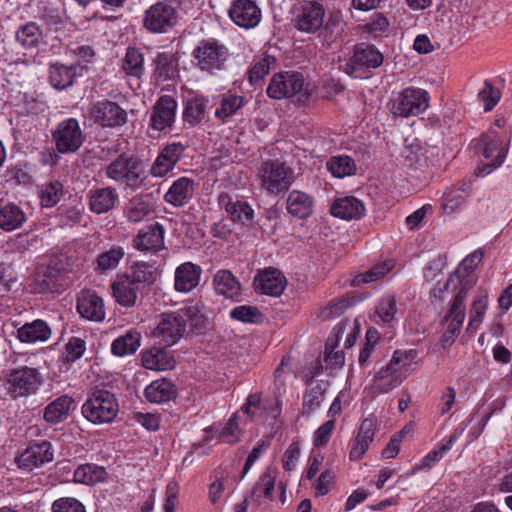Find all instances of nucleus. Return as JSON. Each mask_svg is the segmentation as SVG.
<instances>
[{"label": "nucleus", "instance_id": "1", "mask_svg": "<svg viewBox=\"0 0 512 512\" xmlns=\"http://www.w3.org/2000/svg\"><path fill=\"white\" fill-rule=\"evenodd\" d=\"M81 412L93 424L111 423L119 412V404L114 393L97 389L85 400Z\"/></svg>", "mask_w": 512, "mask_h": 512}, {"label": "nucleus", "instance_id": "2", "mask_svg": "<svg viewBox=\"0 0 512 512\" xmlns=\"http://www.w3.org/2000/svg\"><path fill=\"white\" fill-rule=\"evenodd\" d=\"M104 174L110 180L137 190L146 180L145 169L138 159L121 154L104 168Z\"/></svg>", "mask_w": 512, "mask_h": 512}, {"label": "nucleus", "instance_id": "3", "mask_svg": "<svg viewBox=\"0 0 512 512\" xmlns=\"http://www.w3.org/2000/svg\"><path fill=\"white\" fill-rule=\"evenodd\" d=\"M72 257L58 255L41 266L34 277V290L38 293L55 292L63 287L65 274L71 270Z\"/></svg>", "mask_w": 512, "mask_h": 512}, {"label": "nucleus", "instance_id": "4", "mask_svg": "<svg viewBox=\"0 0 512 512\" xmlns=\"http://www.w3.org/2000/svg\"><path fill=\"white\" fill-rule=\"evenodd\" d=\"M192 55L196 66L209 74L223 71L230 56L229 49L215 38L201 40Z\"/></svg>", "mask_w": 512, "mask_h": 512}, {"label": "nucleus", "instance_id": "5", "mask_svg": "<svg viewBox=\"0 0 512 512\" xmlns=\"http://www.w3.org/2000/svg\"><path fill=\"white\" fill-rule=\"evenodd\" d=\"M41 383L42 378L38 369L29 366L10 369L5 377L7 391L15 399L35 394Z\"/></svg>", "mask_w": 512, "mask_h": 512}, {"label": "nucleus", "instance_id": "6", "mask_svg": "<svg viewBox=\"0 0 512 512\" xmlns=\"http://www.w3.org/2000/svg\"><path fill=\"white\" fill-rule=\"evenodd\" d=\"M429 100L430 96L426 90L408 87L391 101V112L404 118L418 116L427 110Z\"/></svg>", "mask_w": 512, "mask_h": 512}, {"label": "nucleus", "instance_id": "7", "mask_svg": "<svg viewBox=\"0 0 512 512\" xmlns=\"http://www.w3.org/2000/svg\"><path fill=\"white\" fill-rule=\"evenodd\" d=\"M52 139L57 152L69 154L77 152L85 141V134L75 118L65 119L52 131Z\"/></svg>", "mask_w": 512, "mask_h": 512}, {"label": "nucleus", "instance_id": "8", "mask_svg": "<svg viewBox=\"0 0 512 512\" xmlns=\"http://www.w3.org/2000/svg\"><path fill=\"white\" fill-rule=\"evenodd\" d=\"M259 176L262 186L270 194L286 191L294 182L293 171L279 161L264 162Z\"/></svg>", "mask_w": 512, "mask_h": 512}, {"label": "nucleus", "instance_id": "9", "mask_svg": "<svg viewBox=\"0 0 512 512\" xmlns=\"http://www.w3.org/2000/svg\"><path fill=\"white\" fill-rule=\"evenodd\" d=\"M475 149L487 161L482 167H478V175L480 176H486L495 168L501 166L507 154L503 139L493 133L483 135L477 141Z\"/></svg>", "mask_w": 512, "mask_h": 512}, {"label": "nucleus", "instance_id": "10", "mask_svg": "<svg viewBox=\"0 0 512 512\" xmlns=\"http://www.w3.org/2000/svg\"><path fill=\"white\" fill-rule=\"evenodd\" d=\"M383 60V54L374 45L359 44L355 46L353 55L343 66V70L353 78H361L362 69L378 68Z\"/></svg>", "mask_w": 512, "mask_h": 512}, {"label": "nucleus", "instance_id": "11", "mask_svg": "<svg viewBox=\"0 0 512 512\" xmlns=\"http://www.w3.org/2000/svg\"><path fill=\"white\" fill-rule=\"evenodd\" d=\"M178 21L177 8L169 2H156L144 15V27L153 33H165Z\"/></svg>", "mask_w": 512, "mask_h": 512}, {"label": "nucleus", "instance_id": "12", "mask_svg": "<svg viewBox=\"0 0 512 512\" xmlns=\"http://www.w3.org/2000/svg\"><path fill=\"white\" fill-rule=\"evenodd\" d=\"M305 84L302 73L296 71H284L275 74L268 87L267 94L273 99L290 98L299 94Z\"/></svg>", "mask_w": 512, "mask_h": 512}, {"label": "nucleus", "instance_id": "13", "mask_svg": "<svg viewBox=\"0 0 512 512\" xmlns=\"http://www.w3.org/2000/svg\"><path fill=\"white\" fill-rule=\"evenodd\" d=\"M185 315L180 312L162 314L153 335L171 346L178 342L185 331Z\"/></svg>", "mask_w": 512, "mask_h": 512}, {"label": "nucleus", "instance_id": "14", "mask_svg": "<svg viewBox=\"0 0 512 512\" xmlns=\"http://www.w3.org/2000/svg\"><path fill=\"white\" fill-rule=\"evenodd\" d=\"M177 106V102L172 96L159 97L151 111L150 128L159 132L171 129L176 120Z\"/></svg>", "mask_w": 512, "mask_h": 512}, {"label": "nucleus", "instance_id": "15", "mask_svg": "<svg viewBox=\"0 0 512 512\" xmlns=\"http://www.w3.org/2000/svg\"><path fill=\"white\" fill-rule=\"evenodd\" d=\"M54 453L50 442L43 440L30 444L16 458V462L20 469L28 471L40 467L45 463L53 461Z\"/></svg>", "mask_w": 512, "mask_h": 512}, {"label": "nucleus", "instance_id": "16", "mask_svg": "<svg viewBox=\"0 0 512 512\" xmlns=\"http://www.w3.org/2000/svg\"><path fill=\"white\" fill-rule=\"evenodd\" d=\"M186 146L181 142L165 145L153 162L150 173L153 177L162 178L172 172L184 155Z\"/></svg>", "mask_w": 512, "mask_h": 512}, {"label": "nucleus", "instance_id": "17", "mask_svg": "<svg viewBox=\"0 0 512 512\" xmlns=\"http://www.w3.org/2000/svg\"><path fill=\"white\" fill-rule=\"evenodd\" d=\"M91 117L103 127L122 126L127 122V113L117 103L102 100L90 108Z\"/></svg>", "mask_w": 512, "mask_h": 512}, {"label": "nucleus", "instance_id": "18", "mask_svg": "<svg viewBox=\"0 0 512 512\" xmlns=\"http://www.w3.org/2000/svg\"><path fill=\"white\" fill-rule=\"evenodd\" d=\"M287 281L282 272L274 267L259 271L254 278L256 291L270 296H280L286 287Z\"/></svg>", "mask_w": 512, "mask_h": 512}, {"label": "nucleus", "instance_id": "19", "mask_svg": "<svg viewBox=\"0 0 512 512\" xmlns=\"http://www.w3.org/2000/svg\"><path fill=\"white\" fill-rule=\"evenodd\" d=\"M218 203L233 222H239L243 225H250L252 223L254 211L246 201L238 199L237 196L233 197L228 193L222 192L218 196Z\"/></svg>", "mask_w": 512, "mask_h": 512}, {"label": "nucleus", "instance_id": "20", "mask_svg": "<svg viewBox=\"0 0 512 512\" xmlns=\"http://www.w3.org/2000/svg\"><path fill=\"white\" fill-rule=\"evenodd\" d=\"M77 311L81 317L94 322H102L106 314L103 299L93 290H83L79 293Z\"/></svg>", "mask_w": 512, "mask_h": 512}, {"label": "nucleus", "instance_id": "21", "mask_svg": "<svg viewBox=\"0 0 512 512\" xmlns=\"http://www.w3.org/2000/svg\"><path fill=\"white\" fill-rule=\"evenodd\" d=\"M164 227L158 223H151L138 231L133 240L137 250L145 252H157L164 248Z\"/></svg>", "mask_w": 512, "mask_h": 512}, {"label": "nucleus", "instance_id": "22", "mask_svg": "<svg viewBox=\"0 0 512 512\" xmlns=\"http://www.w3.org/2000/svg\"><path fill=\"white\" fill-rule=\"evenodd\" d=\"M87 198L89 210L97 215L110 212L119 202V194L111 186L93 188L88 191Z\"/></svg>", "mask_w": 512, "mask_h": 512}, {"label": "nucleus", "instance_id": "23", "mask_svg": "<svg viewBox=\"0 0 512 512\" xmlns=\"http://www.w3.org/2000/svg\"><path fill=\"white\" fill-rule=\"evenodd\" d=\"M228 13L236 25L246 29L258 25L261 19V10L256 2H232Z\"/></svg>", "mask_w": 512, "mask_h": 512}, {"label": "nucleus", "instance_id": "24", "mask_svg": "<svg viewBox=\"0 0 512 512\" xmlns=\"http://www.w3.org/2000/svg\"><path fill=\"white\" fill-rule=\"evenodd\" d=\"M202 274V268L192 262H184L175 269L174 288L177 292L188 293L195 289Z\"/></svg>", "mask_w": 512, "mask_h": 512}, {"label": "nucleus", "instance_id": "25", "mask_svg": "<svg viewBox=\"0 0 512 512\" xmlns=\"http://www.w3.org/2000/svg\"><path fill=\"white\" fill-rule=\"evenodd\" d=\"M334 217L344 220H359L366 212L364 203L354 196L336 198L330 208Z\"/></svg>", "mask_w": 512, "mask_h": 512}, {"label": "nucleus", "instance_id": "26", "mask_svg": "<svg viewBox=\"0 0 512 512\" xmlns=\"http://www.w3.org/2000/svg\"><path fill=\"white\" fill-rule=\"evenodd\" d=\"M196 183L188 177H180L175 180L164 195L166 203L174 207L186 205L193 197Z\"/></svg>", "mask_w": 512, "mask_h": 512}, {"label": "nucleus", "instance_id": "27", "mask_svg": "<svg viewBox=\"0 0 512 512\" xmlns=\"http://www.w3.org/2000/svg\"><path fill=\"white\" fill-rule=\"evenodd\" d=\"M469 288L470 285H468L467 281L455 295L449 311L444 318L446 321H449L446 330L456 335L459 334L465 319V300L467 298Z\"/></svg>", "mask_w": 512, "mask_h": 512}, {"label": "nucleus", "instance_id": "28", "mask_svg": "<svg viewBox=\"0 0 512 512\" xmlns=\"http://www.w3.org/2000/svg\"><path fill=\"white\" fill-rule=\"evenodd\" d=\"M73 409L74 399L69 395H61L45 407L43 418L49 424H58L65 421Z\"/></svg>", "mask_w": 512, "mask_h": 512}, {"label": "nucleus", "instance_id": "29", "mask_svg": "<svg viewBox=\"0 0 512 512\" xmlns=\"http://www.w3.org/2000/svg\"><path fill=\"white\" fill-rule=\"evenodd\" d=\"M111 289L116 302L127 308L135 305L140 290L129 280V277L123 275L117 276L111 284Z\"/></svg>", "mask_w": 512, "mask_h": 512}, {"label": "nucleus", "instance_id": "30", "mask_svg": "<svg viewBox=\"0 0 512 512\" xmlns=\"http://www.w3.org/2000/svg\"><path fill=\"white\" fill-rule=\"evenodd\" d=\"M143 367L150 370L164 371L175 366L173 356L164 348L152 347L141 354Z\"/></svg>", "mask_w": 512, "mask_h": 512}, {"label": "nucleus", "instance_id": "31", "mask_svg": "<svg viewBox=\"0 0 512 512\" xmlns=\"http://www.w3.org/2000/svg\"><path fill=\"white\" fill-rule=\"evenodd\" d=\"M375 423L372 419H364L359 427L357 436L352 444L349 457L351 460H359L368 450L374 439Z\"/></svg>", "mask_w": 512, "mask_h": 512}, {"label": "nucleus", "instance_id": "32", "mask_svg": "<svg viewBox=\"0 0 512 512\" xmlns=\"http://www.w3.org/2000/svg\"><path fill=\"white\" fill-rule=\"evenodd\" d=\"M324 8L319 2H306L298 18V28L308 33L315 32L323 24Z\"/></svg>", "mask_w": 512, "mask_h": 512}, {"label": "nucleus", "instance_id": "33", "mask_svg": "<svg viewBox=\"0 0 512 512\" xmlns=\"http://www.w3.org/2000/svg\"><path fill=\"white\" fill-rule=\"evenodd\" d=\"M51 336L48 324L40 319L25 323L17 329V338L23 343H36L47 341Z\"/></svg>", "mask_w": 512, "mask_h": 512}, {"label": "nucleus", "instance_id": "34", "mask_svg": "<svg viewBox=\"0 0 512 512\" xmlns=\"http://www.w3.org/2000/svg\"><path fill=\"white\" fill-rule=\"evenodd\" d=\"M144 395L150 403L160 404L173 399L176 389L170 380L162 378L151 382L145 388Z\"/></svg>", "mask_w": 512, "mask_h": 512}, {"label": "nucleus", "instance_id": "35", "mask_svg": "<svg viewBox=\"0 0 512 512\" xmlns=\"http://www.w3.org/2000/svg\"><path fill=\"white\" fill-rule=\"evenodd\" d=\"M214 289L217 294L227 299H236L241 293V285L229 270H219L213 278Z\"/></svg>", "mask_w": 512, "mask_h": 512}, {"label": "nucleus", "instance_id": "36", "mask_svg": "<svg viewBox=\"0 0 512 512\" xmlns=\"http://www.w3.org/2000/svg\"><path fill=\"white\" fill-rule=\"evenodd\" d=\"M286 203L287 211L294 217L304 219L309 217L313 212V198L302 191H291Z\"/></svg>", "mask_w": 512, "mask_h": 512}, {"label": "nucleus", "instance_id": "37", "mask_svg": "<svg viewBox=\"0 0 512 512\" xmlns=\"http://www.w3.org/2000/svg\"><path fill=\"white\" fill-rule=\"evenodd\" d=\"M141 344V334L136 329H130L117 337L111 344V352L117 357L134 354Z\"/></svg>", "mask_w": 512, "mask_h": 512}, {"label": "nucleus", "instance_id": "38", "mask_svg": "<svg viewBox=\"0 0 512 512\" xmlns=\"http://www.w3.org/2000/svg\"><path fill=\"white\" fill-rule=\"evenodd\" d=\"M154 64V76L157 81L172 80L178 74V62L173 53H158L154 59Z\"/></svg>", "mask_w": 512, "mask_h": 512}, {"label": "nucleus", "instance_id": "39", "mask_svg": "<svg viewBox=\"0 0 512 512\" xmlns=\"http://www.w3.org/2000/svg\"><path fill=\"white\" fill-rule=\"evenodd\" d=\"M26 221L24 211L14 203L0 205V228L6 232L20 228Z\"/></svg>", "mask_w": 512, "mask_h": 512}, {"label": "nucleus", "instance_id": "40", "mask_svg": "<svg viewBox=\"0 0 512 512\" xmlns=\"http://www.w3.org/2000/svg\"><path fill=\"white\" fill-rule=\"evenodd\" d=\"M208 100L203 96H195L186 101L182 118L189 127H195L201 123L206 115Z\"/></svg>", "mask_w": 512, "mask_h": 512}, {"label": "nucleus", "instance_id": "41", "mask_svg": "<svg viewBox=\"0 0 512 512\" xmlns=\"http://www.w3.org/2000/svg\"><path fill=\"white\" fill-rule=\"evenodd\" d=\"M344 329L345 326L342 324L335 326L326 342L324 361L326 365L332 369L341 367L344 364L345 358L343 352L339 350L335 351L339 336L344 332Z\"/></svg>", "mask_w": 512, "mask_h": 512}, {"label": "nucleus", "instance_id": "42", "mask_svg": "<svg viewBox=\"0 0 512 512\" xmlns=\"http://www.w3.org/2000/svg\"><path fill=\"white\" fill-rule=\"evenodd\" d=\"M403 382L401 373L385 366L374 376L373 389L378 393H389Z\"/></svg>", "mask_w": 512, "mask_h": 512}, {"label": "nucleus", "instance_id": "43", "mask_svg": "<svg viewBox=\"0 0 512 512\" xmlns=\"http://www.w3.org/2000/svg\"><path fill=\"white\" fill-rule=\"evenodd\" d=\"M74 481L85 485H93L102 482L107 477V472L104 467L86 463L80 465L73 474Z\"/></svg>", "mask_w": 512, "mask_h": 512}, {"label": "nucleus", "instance_id": "44", "mask_svg": "<svg viewBox=\"0 0 512 512\" xmlns=\"http://www.w3.org/2000/svg\"><path fill=\"white\" fill-rule=\"evenodd\" d=\"M75 77L76 71L73 66H66L59 63H55L50 66V83L54 88L58 90H63L71 86Z\"/></svg>", "mask_w": 512, "mask_h": 512}, {"label": "nucleus", "instance_id": "45", "mask_svg": "<svg viewBox=\"0 0 512 512\" xmlns=\"http://www.w3.org/2000/svg\"><path fill=\"white\" fill-rule=\"evenodd\" d=\"M245 104V98L237 94H223L219 106L215 110V117L221 122L225 123L226 120L235 115L239 109Z\"/></svg>", "mask_w": 512, "mask_h": 512}, {"label": "nucleus", "instance_id": "46", "mask_svg": "<svg viewBox=\"0 0 512 512\" xmlns=\"http://www.w3.org/2000/svg\"><path fill=\"white\" fill-rule=\"evenodd\" d=\"M151 204L141 196L131 198L124 207V216L131 223H138L152 213Z\"/></svg>", "mask_w": 512, "mask_h": 512}, {"label": "nucleus", "instance_id": "47", "mask_svg": "<svg viewBox=\"0 0 512 512\" xmlns=\"http://www.w3.org/2000/svg\"><path fill=\"white\" fill-rule=\"evenodd\" d=\"M326 168L336 178L354 175L357 170L354 159L348 155L332 156L326 162Z\"/></svg>", "mask_w": 512, "mask_h": 512}, {"label": "nucleus", "instance_id": "48", "mask_svg": "<svg viewBox=\"0 0 512 512\" xmlns=\"http://www.w3.org/2000/svg\"><path fill=\"white\" fill-rule=\"evenodd\" d=\"M326 386L327 384L324 382H317L315 385H311L306 389L302 404L303 414L310 415L320 407L324 400Z\"/></svg>", "mask_w": 512, "mask_h": 512}, {"label": "nucleus", "instance_id": "49", "mask_svg": "<svg viewBox=\"0 0 512 512\" xmlns=\"http://www.w3.org/2000/svg\"><path fill=\"white\" fill-rule=\"evenodd\" d=\"M63 195L64 187L58 180L46 182L39 187L40 203L43 207L55 206Z\"/></svg>", "mask_w": 512, "mask_h": 512}, {"label": "nucleus", "instance_id": "50", "mask_svg": "<svg viewBox=\"0 0 512 512\" xmlns=\"http://www.w3.org/2000/svg\"><path fill=\"white\" fill-rule=\"evenodd\" d=\"M468 195L469 187L466 183L450 188L444 193L442 203L444 211L446 213H452L464 203Z\"/></svg>", "mask_w": 512, "mask_h": 512}, {"label": "nucleus", "instance_id": "51", "mask_svg": "<svg viewBox=\"0 0 512 512\" xmlns=\"http://www.w3.org/2000/svg\"><path fill=\"white\" fill-rule=\"evenodd\" d=\"M487 297L488 296L486 292L480 291L474 299L470 310L469 322L467 325L468 332L474 333L482 323L488 305Z\"/></svg>", "mask_w": 512, "mask_h": 512}, {"label": "nucleus", "instance_id": "52", "mask_svg": "<svg viewBox=\"0 0 512 512\" xmlns=\"http://www.w3.org/2000/svg\"><path fill=\"white\" fill-rule=\"evenodd\" d=\"M124 256V250L120 246H113L97 257L96 270L100 273L115 269Z\"/></svg>", "mask_w": 512, "mask_h": 512}, {"label": "nucleus", "instance_id": "53", "mask_svg": "<svg viewBox=\"0 0 512 512\" xmlns=\"http://www.w3.org/2000/svg\"><path fill=\"white\" fill-rule=\"evenodd\" d=\"M42 38L40 28L34 22L26 23L16 32V40L25 48H33Z\"/></svg>", "mask_w": 512, "mask_h": 512}, {"label": "nucleus", "instance_id": "54", "mask_svg": "<svg viewBox=\"0 0 512 512\" xmlns=\"http://www.w3.org/2000/svg\"><path fill=\"white\" fill-rule=\"evenodd\" d=\"M84 212V206L78 203L73 206L61 205L57 209V217L62 227H73L80 223Z\"/></svg>", "mask_w": 512, "mask_h": 512}, {"label": "nucleus", "instance_id": "55", "mask_svg": "<svg viewBox=\"0 0 512 512\" xmlns=\"http://www.w3.org/2000/svg\"><path fill=\"white\" fill-rule=\"evenodd\" d=\"M275 62V58L264 54L256 56L253 60V64L249 70V81L252 84H256L264 79L269 73L270 66Z\"/></svg>", "mask_w": 512, "mask_h": 512}, {"label": "nucleus", "instance_id": "56", "mask_svg": "<svg viewBox=\"0 0 512 512\" xmlns=\"http://www.w3.org/2000/svg\"><path fill=\"white\" fill-rule=\"evenodd\" d=\"M458 437L459 434L456 432L450 435L447 442L442 444L439 447V449L430 451L426 456L422 458L419 465L417 466V469L420 470L424 468H432L437 462H439L442 459L443 455L452 448L453 444L458 439Z\"/></svg>", "mask_w": 512, "mask_h": 512}, {"label": "nucleus", "instance_id": "57", "mask_svg": "<svg viewBox=\"0 0 512 512\" xmlns=\"http://www.w3.org/2000/svg\"><path fill=\"white\" fill-rule=\"evenodd\" d=\"M376 315L383 323H390L395 319L397 304L394 295L386 294L377 303Z\"/></svg>", "mask_w": 512, "mask_h": 512}, {"label": "nucleus", "instance_id": "58", "mask_svg": "<svg viewBox=\"0 0 512 512\" xmlns=\"http://www.w3.org/2000/svg\"><path fill=\"white\" fill-rule=\"evenodd\" d=\"M123 70L131 76L139 77L143 71V55L136 48H128L122 63Z\"/></svg>", "mask_w": 512, "mask_h": 512}, {"label": "nucleus", "instance_id": "59", "mask_svg": "<svg viewBox=\"0 0 512 512\" xmlns=\"http://www.w3.org/2000/svg\"><path fill=\"white\" fill-rule=\"evenodd\" d=\"M122 275L129 277V280L139 289L145 283L149 284L154 281V273L150 270V267L145 263H137L133 265L130 269V272Z\"/></svg>", "mask_w": 512, "mask_h": 512}, {"label": "nucleus", "instance_id": "60", "mask_svg": "<svg viewBox=\"0 0 512 512\" xmlns=\"http://www.w3.org/2000/svg\"><path fill=\"white\" fill-rule=\"evenodd\" d=\"M277 474L278 472L275 467H268L261 475L259 481L255 484L253 493H256L257 490L261 489L263 496L271 499L275 488Z\"/></svg>", "mask_w": 512, "mask_h": 512}, {"label": "nucleus", "instance_id": "61", "mask_svg": "<svg viewBox=\"0 0 512 512\" xmlns=\"http://www.w3.org/2000/svg\"><path fill=\"white\" fill-rule=\"evenodd\" d=\"M230 317L243 323H258L262 317V313L255 306L241 305L230 311Z\"/></svg>", "mask_w": 512, "mask_h": 512}, {"label": "nucleus", "instance_id": "62", "mask_svg": "<svg viewBox=\"0 0 512 512\" xmlns=\"http://www.w3.org/2000/svg\"><path fill=\"white\" fill-rule=\"evenodd\" d=\"M417 355L418 352L415 349L396 350L386 366L391 369H395L398 373H400L402 368H405L414 362Z\"/></svg>", "mask_w": 512, "mask_h": 512}, {"label": "nucleus", "instance_id": "63", "mask_svg": "<svg viewBox=\"0 0 512 512\" xmlns=\"http://www.w3.org/2000/svg\"><path fill=\"white\" fill-rule=\"evenodd\" d=\"M86 350V343L79 337H72L65 345L63 360L67 363L75 362L82 357Z\"/></svg>", "mask_w": 512, "mask_h": 512}, {"label": "nucleus", "instance_id": "64", "mask_svg": "<svg viewBox=\"0 0 512 512\" xmlns=\"http://www.w3.org/2000/svg\"><path fill=\"white\" fill-rule=\"evenodd\" d=\"M52 512H86V509L76 498L62 497L53 502Z\"/></svg>", "mask_w": 512, "mask_h": 512}]
</instances>
